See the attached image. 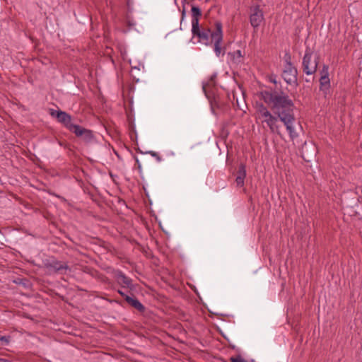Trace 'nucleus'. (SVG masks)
I'll use <instances>...</instances> for the list:
<instances>
[{"label": "nucleus", "instance_id": "f8f14e48", "mask_svg": "<svg viewBox=\"0 0 362 362\" xmlns=\"http://www.w3.org/2000/svg\"><path fill=\"white\" fill-rule=\"evenodd\" d=\"M228 55L230 56V59L233 64L238 65L240 64L243 60V56L241 53L240 49H237L234 51L233 53H228Z\"/></svg>", "mask_w": 362, "mask_h": 362}, {"label": "nucleus", "instance_id": "f257e3e1", "mask_svg": "<svg viewBox=\"0 0 362 362\" xmlns=\"http://www.w3.org/2000/svg\"><path fill=\"white\" fill-rule=\"evenodd\" d=\"M264 101L270 107L273 114L263 104L257 105V112L263 124L272 133L280 134L281 124L283 123L290 139L294 140L298 136L296 129L295 105L289 96L283 91L271 90L262 93Z\"/></svg>", "mask_w": 362, "mask_h": 362}, {"label": "nucleus", "instance_id": "7ed1b4c3", "mask_svg": "<svg viewBox=\"0 0 362 362\" xmlns=\"http://www.w3.org/2000/svg\"><path fill=\"white\" fill-rule=\"evenodd\" d=\"M45 267L49 274H66L70 267L65 262L59 261L54 258L47 259L45 262Z\"/></svg>", "mask_w": 362, "mask_h": 362}, {"label": "nucleus", "instance_id": "6ab92c4d", "mask_svg": "<svg viewBox=\"0 0 362 362\" xmlns=\"http://www.w3.org/2000/svg\"><path fill=\"white\" fill-rule=\"evenodd\" d=\"M231 362H247L242 356H237L235 357L230 358Z\"/></svg>", "mask_w": 362, "mask_h": 362}, {"label": "nucleus", "instance_id": "ddd939ff", "mask_svg": "<svg viewBox=\"0 0 362 362\" xmlns=\"http://www.w3.org/2000/svg\"><path fill=\"white\" fill-rule=\"evenodd\" d=\"M320 89L325 94H327L330 87L329 78L327 76H320Z\"/></svg>", "mask_w": 362, "mask_h": 362}, {"label": "nucleus", "instance_id": "423d86ee", "mask_svg": "<svg viewBox=\"0 0 362 362\" xmlns=\"http://www.w3.org/2000/svg\"><path fill=\"white\" fill-rule=\"evenodd\" d=\"M71 132L74 133L76 136L80 138L86 144L93 142L95 139L93 131L78 124L74 127Z\"/></svg>", "mask_w": 362, "mask_h": 362}, {"label": "nucleus", "instance_id": "f03ea898", "mask_svg": "<svg viewBox=\"0 0 362 362\" xmlns=\"http://www.w3.org/2000/svg\"><path fill=\"white\" fill-rule=\"evenodd\" d=\"M192 33L193 36L199 39V42L205 45H214V50L217 57L225 54V47H221V43L223 41L222 23L220 21H216L214 27L205 28L199 26V18L202 16L201 9L192 6Z\"/></svg>", "mask_w": 362, "mask_h": 362}, {"label": "nucleus", "instance_id": "20e7f679", "mask_svg": "<svg viewBox=\"0 0 362 362\" xmlns=\"http://www.w3.org/2000/svg\"><path fill=\"white\" fill-rule=\"evenodd\" d=\"M49 114L52 117L56 118L57 120L63 124V126L69 132H71L76 125L72 122V117L64 111L50 109Z\"/></svg>", "mask_w": 362, "mask_h": 362}, {"label": "nucleus", "instance_id": "2eb2a0df", "mask_svg": "<svg viewBox=\"0 0 362 362\" xmlns=\"http://www.w3.org/2000/svg\"><path fill=\"white\" fill-rule=\"evenodd\" d=\"M10 336L0 337V341L1 346H7L10 343Z\"/></svg>", "mask_w": 362, "mask_h": 362}, {"label": "nucleus", "instance_id": "dca6fc26", "mask_svg": "<svg viewBox=\"0 0 362 362\" xmlns=\"http://www.w3.org/2000/svg\"><path fill=\"white\" fill-rule=\"evenodd\" d=\"M219 142H222L224 144H226V132L224 130V127L222 128L221 132L220 133V140Z\"/></svg>", "mask_w": 362, "mask_h": 362}, {"label": "nucleus", "instance_id": "0eeeda50", "mask_svg": "<svg viewBox=\"0 0 362 362\" xmlns=\"http://www.w3.org/2000/svg\"><path fill=\"white\" fill-rule=\"evenodd\" d=\"M312 52L310 49H307L303 58V69L305 74L311 75L316 71L317 63V62H311Z\"/></svg>", "mask_w": 362, "mask_h": 362}, {"label": "nucleus", "instance_id": "9d476101", "mask_svg": "<svg viewBox=\"0 0 362 362\" xmlns=\"http://www.w3.org/2000/svg\"><path fill=\"white\" fill-rule=\"evenodd\" d=\"M246 175L245 165L240 164L235 174V182L237 187H243L244 186Z\"/></svg>", "mask_w": 362, "mask_h": 362}, {"label": "nucleus", "instance_id": "39448f33", "mask_svg": "<svg viewBox=\"0 0 362 362\" xmlns=\"http://www.w3.org/2000/svg\"><path fill=\"white\" fill-rule=\"evenodd\" d=\"M285 65L283 71V77L285 81L291 84L296 80L297 70L293 66L291 62V55L288 53H286L284 55Z\"/></svg>", "mask_w": 362, "mask_h": 362}, {"label": "nucleus", "instance_id": "5701e85b", "mask_svg": "<svg viewBox=\"0 0 362 362\" xmlns=\"http://www.w3.org/2000/svg\"><path fill=\"white\" fill-rule=\"evenodd\" d=\"M0 362H10L8 360L0 358Z\"/></svg>", "mask_w": 362, "mask_h": 362}, {"label": "nucleus", "instance_id": "412c9836", "mask_svg": "<svg viewBox=\"0 0 362 362\" xmlns=\"http://www.w3.org/2000/svg\"><path fill=\"white\" fill-rule=\"evenodd\" d=\"M135 160H136V165H138V168H140L141 164H140L139 159L136 157H135Z\"/></svg>", "mask_w": 362, "mask_h": 362}, {"label": "nucleus", "instance_id": "1a4fd4ad", "mask_svg": "<svg viewBox=\"0 0 362 362\" xmlns=\"http://www.w3.org/2000/svg\"><path fill=\"white\" fill-rule=\"evenodd\" d=\"M114 277L115 278L117 282L119 285H122L123 287H127L129 288H132L133 285L132 279L127 276L122 271H115Z\"/></svg>", "mask_w": 362, "mask_h": 362}, {"label": "nucleus", "instance_id": "a211bd4d", "mask_svg": "<svg viewBox=\"0 0 362 362\" xmlns=\"http://www.w3.org/2000/svg\"><path fill=\"white\" fill-rule=\"evenodd\" d=\"M321 76H327L329 77V67L327 65H324L323 68L321 71Z\"/></svg>", "mask_w": 362, "mask_h": 362}, {"label": "nucleus", "instance_id": "4468645a", "mask_svg": "<svg viewBox=\"0 0 362 362\" xmlns=\"http://www.w3.org/2000/svg\"><path fill=\"white\" fill-rule=\"evenodd\" d=\"M216 78V74H214L211 76L209 81H208L206 83H203V84H202V89H203V91L204 92L205 95H206V97H209L208 93H207V91H208L207 89L211 86L215 85L214 80Z\"/></svg>", "mask_w": 362, "mask_h": 362}, {"label": "nucleus", "instance_id": "9b49d317", "mask_svg": "<svg viewBox=\"0 0 362 362\" xmlns=\"http://www.w3.org/2000/svg\"><path fill=\"white\" fill-rule=\"evenodd\" d=\"M126 302L136 309L140 313H144L146 310L144 305L136 298H132L131 296H126Z\"/></svg>", "mask_w": 362, "mask_h": 362}, {"label": "nucleus", "instance_id": "aec40b11", "mask_svg": "<svg viewBox=\"0 0 362 362\" xmlns=\"http://www.w3.org/2000/svg\"><path fill=\"white\" fill-rule=\"evenodd\" d=\"M117 292L121 296H122L124 298L125 300L126 296H129L128 295L125 294L122 290H118Z\"/></svg>", "mask_w": 362, "mask_h": 362}, {"label": "nucleus", "instance_id": "6e6552de", "mask_svg": "<svg viewBox=\"0 0 362 362\" xmlns=\"http://www.w3.org/2000/svg\"><path fill=\"white\" fill-rule=\"evenodd\" d=\"M264 20L263 12L258 6H255L251 10L250 21L251 25L254 28H258Z\"/></svg>", "mask_w": 362, "mask_h": 362}, {"label": "nucleus", "instance_id": "f3484780", "mask_svg": "<svg viewBox=\"0 0 362 362\" xmlns=\"http://www.w3.org/2000/svg\"><path fill=\"white\" fill-rule=\"evenodd\" d=\"M146 153H148L151 156L154 157L157 160V161H158V162L161 161V160H162V158L159 156V154L158 153L155 152V151H147Z\"/></svg>", "mask_w": 362, "mask_h": 362}, {"label": "nucleus", "instance_id": "b1692460", "mask_svg": "<svg viewBox=\"0 0 362 362\" xmlns=\"http://www.w3.org/2000/svg\"><path fill=\"white\" fill-rule=\"evenodd\" d=\"M270 81H271L272 82H273L274 83H276V79H274H274L271 78V79H270Z\"/></svg>", "mask_w": 362, "mask_h": 362}, {"label": "nucleus", "instance_id": "4be33fe9", "mask_svg": "<svg viewBox=\"0 0 362 362\" xmlns=\"http://www.w3.org/2000/svg\"><path fill=\"white\" fill-rule=\"evenodd\" d=\"M185 15V8H183L182 11V20L183 19Z\"/></svg>", "mask_w": 362, "mask_h": 362}]
</instances>
